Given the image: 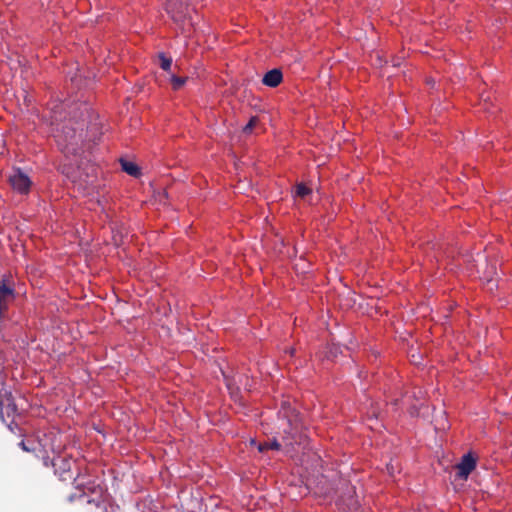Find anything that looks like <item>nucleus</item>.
Listing matches in <instances>:
<instances>
[{
    "instance_id": "f257e3e1",
    "label": "nucleus",
    "mask_w": 512,
    "mask_h": 512,
    "mask_svg": "<svg viewBox=\"0 0 512 512\" xmlns=\"http://www.w3.org/2000/svg\"><path fill=\"white\" fill-rule=\"evenodd\" d=\"M53 136L60 151L68 158L78 157L86 141H95L97 124L90 122L91 108L85 102L61 104L52 110Z\"/></svg>"
},
{
    "instance_id": "423d86ee",
    "label": "nucleus",
    "mask_w": 512,
    "mask_h": 512,
    "mask_svg": "<svg viewBox=\"0 0 512 512\" xmlns=\"http://www.w3.org/2000/svg\"><path fill=\"white\" fill-rule=\"evenodd\" d=\"M476 467V460L475 458L470 454H465L460 463L457 464V476L461 479H467L469 474L475 469Z\"/></svg>"
},
{
    "instance_id": "f3484780",
    "label": "nucleus",
    "mask_w": 512,
    "mask_h": 512,
    "mask_svg": "<svg viewBox=\"0 0 512 512\" xmlns=\"http://www.w3.org/2000/svg\"><path fill=\"white\" fill-rule=\"evenodd\" d=\"M311 193V189L300 183L296 186L295 194L298 197L304 198Z\"/></svg>"
},
{
    "instance_id": "9d476101",
    "label": "nucleus",
    "mask_w": 512,
    "mask_h": 512,
    "mask_svg": "<svg viewBox=\"0 0 512 512\" xmlns=\"http://www.w3.org/2000/svg\"><path fill=\"white\" fill-rule=\"evenodd\" d=\"M55 473L59 474L62 480H67L66 474L70 472V462L64 458L58 457L53 461Z\"/></svg>"
},
{
    "instance_id": "a211bd4d",
    "label": "nucleus",
    "mask_w": 512,
    "mask_h": 512,
    "mask_svg": "<svg viewBox=\"0 0 512 512\" xmlns=\"http://www.w3.org/2000/svg\"><path fill=\"white\" fill-rule=\"evenodd\" d=\"M257 122H258L257 118L256 117H252L249 120V122L245 125L243 131L245 133H250L253 130V128L255 127V125L257 124Z\"/></svg>"
},
{
    "instance_id": "f03ea898",
    "label": "nucleus",
    "mask_w": 512,
    "mask_h": 512,
    "mask_svg": "<svg viewBox=\"0 0 512 512\" xmlns=\"http://www.w3.org/2000/svg\"><path fill=\"white\" fill-rule=\"evenodd\" d=\"M278 417L283 422L280 428L286 434L283 438L285 446L293 447L294 444H302L306 435L303 432V423L296 409L289 402L283 401Z\"/></svg>"
},
{
    "instance_id": "412c9836",
    "label": "nucleus",
    "mask_w": 512,
    "mask_h": 512,
    "mask_svg": "<svg viewBox=\"0 0 512 512\" xmlns=\"http://www.w3.org/2000/svg\"><path fill=\"white\" fill-rule=\"evenodd\" d=\"M410 413H411V415H416L417 414V410L413 408V409H411Z\"/></svg>"
},
{
    "instance_id": "39448f33",
    "label": "nucleus",
    "mask_w": 512,
    "mask_h": 512,
    "mask_svg": "<svg viewBox=\"0 0 512 512\" xmlns=\"http://www.w3.org/2000/svg\"><path fill=\"white\" fill-rule=\"evenodd\" d=\"M79 500L86 504L84 512H108L105 500L101 495L90 499L85 494H80Z\"/></svg>"
},
{
    "instance_id": "dca6fc26",
    "label": "nucleus",
    "mask_w": 512,
    "mask_h": 512,
    "mask_svg": "<svg viewBox=\"0 0 512 512\" xmlns=\"http://www.w3.org/2000/svg\"><path fill=\"white\" fill-rule=\"evenodd\" d=\"M159 60H160V67L164 71H169L172 65V58L166 57L165 54L161 53L159 54Z\"/></svg>"
},
{
    "instance_id": "9b49d317",
    "label": "nucleus",
    "mask_w": 512,
    "mask_h": 512,
    "mask_svg": "<svg viewBox=\"0 0 512 512\" xmlns=\"http://www.w3.org/2000/svg\"><path fill=\"white\" fill-rule=\"evenodd\" d=\"M13 298V290L4 282H0V313L6 309L7 303Z\"/></svg>"
},
{
    "instance_id": "6e6552de",
    "label": "nucleus",
    "mask_w": 512,
    "mask_h": 512,
    "mask_svg": "<svg viewBox=\"0 0 512 512\" xmlns=\"http://www.w3.org/2000/svg\"><path fill=\"white\" fill-rule=\"evenodd\" d=\"M0 408H5L7 414L16 413L17 407L14 403L12 393L5 388V384L0 381Z\"/></svg>"
},
{
    "instance_id": "ddd939ff",
    "label": "nucleus",
    "mask_w": 512,
    "mask_h": 512,
    "mask_svg": "<svg viewBox=\"0 0 512 512\" xmlns=\"http://www.w3.org/2000/svg\"><path fill=\"white\" fill-rule=\"evenodd\" d=\"M281 448V444L278 442L277 439H273V440H269V441H265L263 443H260L258 445V450L260 452H264V451H267L269 449H272V450H280Z\"/></svg>"
},
{
    "instance_id": "4be33fe9",
    "label": "nucleus",
    "mask_w": 512,
    "mask_h": 512,
    "mask_svg": "<svg viewBox=\"0 0 512 512\" xmlns=\"http://www.w3.org/2000/svg\"><path fill=\"white\" fill-rule=\"evenodd\" d=\"M399 65L398 61H395V63H393V66H397Z\"/></svg>"
},
{
    "instance_id": "aec40b11",
    "label": "nucleus",
    "mask_w": 512,
    "mask_h": 512,
    "mask_svg": "<svg viewBox=\"0 0 512 512\" xmlns=\"http://www.w3.org/2000/svg\"><path fill=\"white\" fill-rule=\"evenodd\" d=\"M20 445L22 446V448L24 450L29 451V449L26 447V445H25V443L23 441L20 443Z\"/></svg>"
},
{
    "instance_id": "0eeeda50",
    "label": "nucleus",
    "mask_w": 512,
    "mask_h": 512,
    "mask_svg": "<svg viewBox=\"0 0 512 512\" xmlns=\"http://www.w3.org/2000/svg\"><path fill=\"white\" fill-rule=\"evenodd\" d=\"M10 183L20 193H27L31 186L29 177L20 170L10 176Z\"/></svg>"
},
{
    "instance_id": "1a4fd4ad",
    "label": "nucleus",
    "mask_w": 512,
    "mask_h": 512,
    "mask_svg": "<svg viewBox=\"0 0 512 512\" xmlns=\"http://www.w3.org/2000/svg\"><path fill=\"white\" fill-rule=\"evenodd\" d=\"M283 81V73L279 68H274L266 72L262 78V84L275 88L281 84Z\"/></svg>"
},
{
    "instance_id": "20e7f679",
    "label": "nucleus",
    "mask_w": 512,
    "mask_h": 512,
    "mask_svg": "<svg viewBox=\"0 0 512 512\" xmlns=\"http://www.w3.org/2000/svg\"><path fill=\"white\" fill-rule=\"evenodd\" d=\"M60 170L63 174H65L71 181L73 182H77V181H83V182H86V183H89V177H90V173L88 172V170H90L91 172H94L95 171V167L93 165H86L85 168H83V170H85L84 173L81 172L82 168L80 165H78L77 167V170H75L73 167H72V163H69V164H64L60 167Z\"/></svg>"
},
{
    "instance_id": "6ab92c4d",
    "label": "nucleus",
    "mask_w": 512,
    "mask_h": 512,
    "mask_svg": "<svg viewBox=\"0 0 512 512\" xmlns=\"http://www.w3.org/2000/svg\"><path fill=\"white\" fill-rule=\"evenodd\" d=\"M413 396L416 397V398H421L422 397V392L421 390H419L418 392H413Z\"/></svg>"
},
{
    "instance_id": "7ed1b4c3",
    "label": "nucleus",
    "mask_w": 512,
    "mask_h": 512,
    "mask_svg": "<svg viewBox=\"0 0 512 512\" xmlns=\"http://www.w3.org/2000/svg\"><path fill=\"white\" fill-rule=\"evenodd\" d=\"M166 12L183 33H190L195 25L190 0H166Z\"/></svg>"
},
{
    "instance_id": "4468645a",
    "label": "nucleus",
    "mask_w": 512,
    "mask_h": 512,
    "mask_svg": "<svg viewBox=\"0 0 512 512\" xmlns=\"http://www.w3.org/2000/svg\"><path fill=\"white\" fill-rule=\"evenodd\" d=\"M187 80L188 77H180L174 74H171L170 76V83L172 85L173 90L175 91L180 90L185 85Z\"/></svg>"
},
{
    "instance_id": "2eb2a0df",
    "label": "nucleus",
    "mask_w": 512,
    "mask_h": 512,
    "mask_svg": "<svg viewBox=\"0 0 512 512\" xmlns=\"http://www.w3.org/2000/svg\"><path fill=\"white\" fill-rule=\"evenodd\" d=\"M341 504L345 506V510L347 512H356L358 510V501L353 496H350L347 502L344 499H341Z\"/></svg>"
},
{
    "instance_id": "f8f14e48",
    "label": "nucleus",
    "mask_w": 512,
    "mask_h": 512,
    "mask_svg": "<svg viewBox=\"0 0 512 512\" xmlns=\"http://www.w3.org/2000/svg\"><path fill=\"white\" fill-rule=\"evenodd\" d=\"M121 167L124 172L131 176L138 177L141 174L139 167L133 162L121 160Z\"/></svg>"
},
{
    "instance_id": "5701e85b",
    "label": "nucleus",
    "mask_w": 512,
    "mask_h": 512,
    "mask_svg": "<svg viewBox=\"0 0 512 512\" xmlns=\"http://www.w3.org/2000/svg\"><path fill=\"white\" fill-rule=\"evenodd\" d=\"M399 65L398 61H395V63H393V66H397Z\"/></svg>"
}]
</instances>
